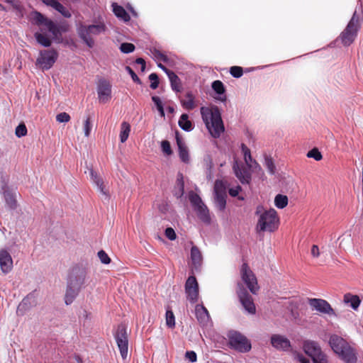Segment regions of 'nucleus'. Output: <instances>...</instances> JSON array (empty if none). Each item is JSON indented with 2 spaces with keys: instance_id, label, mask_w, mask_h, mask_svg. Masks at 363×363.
<instances>
[{
  "instance_id": "aec40b11",
  "label": "nucleus",
  "mask_w": 363,
  "mask_h": 363,
  "mask_svg": "<svg viewBox=\"0 0 363 363\" xmlns=\"http://www.w3.org/2000/svg\"><path fill=\"white\" fill-rule=\"evenodd\" d=\"M233 169L235 176L242 184L250 182L251 174L250 171L245 167H240L238 161L234 162Z\"/></svg>"
},
{
  "instance_id": "423d86ee",
  "label": "nucleus",
  "mask_w": 363,
  "mask_h": 363,
  "mask_svg": "<svg viewBox=\"0 0 363 363\" xmlns=\"http://www.w3.org/2000/svg\"><path fill=\"white\" fill-rule=\"evenodd\" d=\"M359 28V17L355 11L345 29L341 33L340 38L342 43L348 46L354 40L357 35V31Z\"/></svg>"
},
{
  "instance_id": "1a4fd4ad",
  "label": "nucleus",
  "mask_w": 363,
  "mask_h": 363,
  "mask_svg": "<svg viewBox=\"0 0 363 363\" xmlns=\"http://www.w3.org/2000/svg\"><path fill=\"white\" fill-rule=\"evenodd\" d=\"M114 337L122 358L126 359L128 352V340L125 325H119L118 326Z\"/></svg>"
},
{
  "instance_id": "b1692460",
  "label": "nucleus",
  "mask_w": 363,
  "mask_h": 363,
  "mask_svg": "<svg viewBox=\"0 0 363 363\" xmlns=\"http://www.w3.org/2000/svg\"><path fill=\"white\" fill-rule=\"evenodd\" d=\"M191 260L194 268L198 270L201 266L203 256L196 246H193L191 249Z\"/></svg>"
},
{
  "instance_id": "20e7f679",
  "label": "nucleus",
  "mask_w": 363,
  "mask_h": 363,
  "mask_svg": "<svg viewBox=\"0 0 363 363\" xmlns=\"http://www.w3.org/2000/svg\"><path fill=\"white\" fill-rule=\"evenodd\" d=\"M256 214L259 215L257 224L258 232H273L278 228L279 219L274 209L265 211L263 206H259L257 207Z\"/></svg>"
},
{
  "instance_id": "2f4dec72",
  "label": "nucleus",
  "mask_w": 363,
  "mask_h": 363,
  "mask_svg": "<svg viewBox=\"0 0 363 363\" xmlns=\"http://www.w3.org/2000/svg\"><path fill=\"white\" fill-rule=\"evenodd\" d=\"M112 6L113 11L118 18H121L124 21H128L130 20V16L123 7L118 6L116 3H113Z\"/></svg>"
},
{
  "instance_id": "72a5a7b5",
  "label": "nucleus",
  "mask_w": 363,
  "mask_h": 363,
  "mask_svg": "<svg viewBox=\"0 0 363 363\" xmlns=\"http://www.w3.org/2000/svg\"><path fill=\"white\" fill-rule=\"evenodd\" d=\"M214 195H227V184L223 180H216L213 189Z\"/></svg>"
},
{
  "instance_id": "338daca9",
  "label": "nucleus",
  "mask_w": 363,
  "mask_h": 363,
  "mask_svg": "<svg viewBox=\"0 0 363 363\" xmlns=\"http://www.w3.org/2000/svg\"><path fill=\"white\" fill-rule=\"evenodd\" d=\"M157 108V111H159L160 116L162 117H164V111L163 106H160V107H158Z\"/></svg>"
},
{
  "instance_id": "f257e3e1",
  "label": "nucleus",
  "mask_w": 363,
  "mask_h": 363,
  "mask_svg": "<svg viewBox=\"0 0 363 363\" xmlns=\"http://www.w3.org/2000/svg\"><path fill=\"white\" fill-rule=\"evenodd\" d=\"M32 18L39 30L34 34L36 41L43 47L48 48L52 44V40L57 43L62 40V29L38 11L32 13Z\"/></svg>"
},
{
  "instance_id": "e433bc0d",
  "label": "nucleus",
  "mask_w": 363,
  "mask_h": 363,
  "mask_svg": "<svg viewBox=\"0 0 363 363\" xmlns=\"http://www.w3.org/2000/svg\"><path fill=\"white\" fill-rule=\"evenodd\" d=\"M226 198L227 195H214V203L218 210L223 211L225 208Z\"/></svg>"
},
{
  "instance_id": "6e6d98bb",
  "label": "nucleus",
  "mask_w": 363,
  "mask_h": 363,
  "mask_svg": "<svg viewBox=\"0 0 363 363\" xmlns=\"http://www.w3.org/2000/svg\"><path fill=\"white\" fill-rule=\"evenodd\" d=\"M125 69L129 73V74L131 76L132 79L135 82H138V83L140 82V79L138 78V77L136 75V74L134 72V71L130 67L127 66L125 67Z\"/></svg>"
},
{
  "instance_id": "13d9d810",
  "label": "nucleus",
  "mask_w": 363,
  "mask_h": 363,
  "mask_svg": "<svg viewBox=\"0 0 363 363\" xmlns=\"http://www.w3.org/2000/svg\"><path fill=\"white\" fill-rule=\"evenodd\" d=\"M28 303V297L23 298V301L20 303V304L18 306V312L21 310H26L27 308Z\"/></svg>"
},
{
  "instance_id": "e2e57ef3",
  "label": "nucleus",
  "mask_w": 363,
  "mask_h": 363,
  "mask_svg": "<svg viewBox=\"0 0 363 363\" xmlns=\"http://www.w3.org/2000/svg\"><path fill=\"white\" fill-rule=\"evenodd\" d=\"M152 100L157 106V108L160 107V106H162V103L160 99V97L154 96L152 97Z\"/></svg>"
},
{
  "instance_id": "603ef678",
  "label": "nucleus",
  "mask_w": 363,
  "mask_h": 363,
  "mask_svg": "<svg viewBox=\"0 0 363 363\" xmlns=\"http://www.w3.org/2000/svg\"><path fill=\"white\" fill-rule=\"evenodd\" d=\"M92 125L89 117H88L84 123V132L86 137H89L91 133Z\"/></svg>"
},
{
  "instance_id": "bf43d9fd",
  "label": "nucleus",
  "mask_w": 363,
  "mask_h": 363,
  "mask_svg": "<svg viewBox=\"0 0 363 363\" xmlns=\"http://www.w3.org/2000/svg\"><path fill=\"white\" fill-rule=\"evenodd\" d=\"M296 359L300 363H309V360L306 358L303 354L297 353L295 357Z\"/></svg>"
},
{
  "instance_id": "680f3d73",
  "label": "nucleus",
  "mask_w": 363,
  "mask_h": 363,
  "mask_svg": "<svg viewBox=\"0 0 363 363\" xmlns=\"http://www.w3.org/2000/svg\"><path fill=\"white\" fill-rule=\"evenodd\" d=\"M311 255L313 257H318L320 255V251L318 245H313L311 247Z\"/></svg>"
},
{
  "instance_id": "6ab92c4d",
  "label": "nucleus",
  "mask_w": 363,
  "mask_h": 363,
  "mask_svg": "<svg viewBox=\"0 0 363 363\" xmlns=\"http://www.w3.org/2000/svg\"><path fill=\"white\" fill-rule=\"evenodd\" d=\"M272 345L279 350L288 351L291 348L289 340L284 335H273L271 337Z\"/></svg>"
},
{
  "instance_id": "8fccbe9b",
  "label": "nucleus",
  "mask_w": 363,
  "mask_h": 363,
  "mask_svg": "<svg viewBox=\"0 0 363 363\" xmlns=\"http://www.w3.org/2000/svg\"><path fill=\"white\" fill-rule=\"evenodd\" d=\"M149 79L151 82L150 88L152 89H157L158 87V84H159V80H158V77H157V74H155V73L150 74L149 75Z\"/></svg>"
},
{
  "instance_id": "a878e982",
  "label": "nucleus",
  "mask_w": 363,
  "mask_h": 363,
  "mask_svg": "<svg viewBox=\"0 0 363 363\" xmlns=\"http://www.w3.org/2000/svg\"><path fill=\"white\" fill-rule=\"evenodd\" d=\"M241 148L242 152L244 155V160L247 166L250 169H260V167L258 164V163L255 160H252L250 149L245 144H242Z\"/></svg>"
},
{
  "instance_id": "ea45409f",
  "label": "nucleus",
  "mask_w": 363,
  "mask_h": 363,
  "mask_svg": "<svg viewBox=\"0 0 363 363\" xmlns=\"http://www.w3.org/2000/svg\"><path fill=\"white\" fill-rule=\"evenodd\" d=\"M166 324L169 328H174L175 326V318L173 312L167 310L166 312Z\"/></svg>"
},
{
  "instance_id": "79ce46f5",
  "label": "nucleus",
  "mask_w": 363,
  "mask_h": 363,
  "mask_svg": "<svg viewBox=\"0 0 363 363\" xmlns=\"http://www.w3.org/2000/svg\"><path fill=\"white\" fill-rule=\"evenodd\" d=\"M135 50V45L129 43H123L120 46V50L123 53H130Z\"/></svg>"
},
{
  "instance_id": "c03bdc74",
  "label": "nucleus",
  "mask_w": 363,
  "mask_h": 363,
  "mask_svg": "<svg viewBox=\"0 0 363 363\" xmlns=\"http://www.w3.org/2000/svg\"><path fill=\"white\" fill-rule=\"evenodd\" d=\"M230 74L235 78H240L243 74L242 68L238 66L231 67L230 69Z\"/></svg>"
},
{
  "instance_id": "5701e85b",
  "label": "nucleus",
  "mask_w": 363,
  "mask_h": 363,
  "mask_svg": "<svg viewBox=\"0 0 363 363\" xmlns=\"http://www.w3.org/2000/svg\"><path fill=\"white\" fill-rule=\"evenodd\" d=\"M303 349L306 354L311 358L320 352L321 348L319 344L313 340H306L303 345Z\"/></svg>"
},
{
  "instance_id": "c9c22d12",
  "label": "nucleus",
  "mask_w": 363,
  "mask_h": 363,
  "mask_svg": "<svg viewBox=\"0 0 363 363\" xmlns=\"http://www.w3.org/2000/svg\"><path fill=\"white\" fill-rule=\"evenodd\" d=\"M182 106L187 110H192L195 108L194 97L191 92H188L185 99L182 100Z\"/></svg>"
},
{
  "instance_id": "4d7b16f0",
  "label": "nucleus",
  "mask_w": 363,
  "mask_h": 363,
  "mask_svg": "<svg viewBox=\"0 0 363 363\" xmlns=\"http://www.w3.org/2000/svg\"><path fill=\"white\" fill-rule=\"evenodd\" d=\"M241 191V187L240 186H237L235 188H230L229 189V194L235 197L238 195L239 192Z\"/></svg>"
},
{
  "instance_id": "4c0bfd02",
  "label": "nucleus",
  "mask_w": 363,
  "mask_h": 363,
  "mask_svg": "<svg viewBox=\"0 0 363 363\" xmlns=\"http://www.w3.org/2000/svg\"><path fill=\"white\" fill-rule=\"evenodd\" d=\"M274 204L278 208H284L288 204V198L286 196L278 194L275 196Z\"/></svg>"
},
{
  "instance_id": "de8ad7c7",
  "label": "nucleus",
  "mask_w": 363,
  "mask_h": 363,
  "mask_svg": "<svg viewBox=\"0 0 363 363\" xmlns=\"http://www.w3.org/2000/svg\"><path fill=\"white\" fill-rule=\"evenodd\" d=\"M98 257L101 261V263L108 264L111 262V259L107 255V253L104 250H100L98 252Z\"/></svg>"
},
{
  "instance_id": "f704fd0d",
  "label": "nucleus",
  "mask_w": 363,
  "mask_h": 363,
  "mask_svg": "<svg viewBox=\"0 0 363 363\" xmlns=\"http://www.w3.org/2000/svg\"><path fill=\"white\" fill-rule=\"evenodd\" d=\"M168 78L171 83V86L173 90L177 92L181 91L180 79L174 72L168 73Z\"/></svg>"
},
{
  "instance_id": "69168bd1",
  "label": "nucleus",
  "mask_w": 363,
  "mask_h": 363,
  "mask_svg": "<svg viewBox=\"0 0 363 363\" xmlns=\"http://www.w3.org/2000/svg\"><path fill=\"white\" fill-rule=\"evenodd\" d=\"M157 66L162 69L163 70L166 74L167 75H168V73H169V72H172L171 70L168 69L165 66H164L161 63H158L157 64Z\"/></svg>"
},
{
  "instance_id": "7ed1b4c3",
  "label": "nucleus",
  "mask_w": 363,
  "mask_h": 363,
  "mask_svg": "<svg viewBox=\"0 0 363 363\" xmlns=\"http://www.w3.org/2000/svg\"><path fill=\"white\" fill-rule=\"evenodd\" d=\"M329 345L333 351L345 363H357V353L344 338L333 334L330 336Z\"/></svg>"
},
{
  "instance_id": "cd10ccee",
  "label": "nucleus",
  "mask_w": 363,
  "mask_h": 363,
  "mask_svg": "<svg viewBox=\"0 0 363 363\" xmlns=\"http://www.w3.org/2000/svg\"><path fill=\"white\" fill-rule=\"evenodd\" d=\"M89 172L92 182L97 186L98 189L100 191L101 194H103L105 196H107L108 191L105 188L103 179L97 174V173L93 169H90Z\"/></svg>"
},
{
  "instance_id": "3c124183",
  "label": "nucleus",
  "mask_w": 363,
  "mask_h": 363,
  "mask_svg": "<svg viewBox=\"0 0 363 363\" xmlns=\"http://www.w3.org/2000/svg\"><path fill=\"white\" fill-rule=\"evenodd\" d=\"M69 120V115L65 112L60 113L56 116V121L59 123H67Z\"/></svg>"
},
{
  "instance_id": "0e129e2a",
  "label": "nucleus",
  "mask_w": 363,
  "mask_h": 363,
  "mask_svg": "<svg viewBox=\"0 0 363 363\" xmlns=\"http://www.w3.org/2000/svg\"><path fill=\"white\" fill-rule=\"evenodd\" d=\"M135 62L138 65H141V70L144 71L145 69V60L143 58H138L135 60Z\"/></svg>"
},
{
  "instance_id": "9d476101",
  "label": "nucleus",
  "mask_w": 363,
  "mask_h": 363,
  "mask_svg": "<svg viewBox=\"0 0 363 363\" xmlns=\"http://www.w3.org/2000/svg\"><path fill=\"white\" fill-rule=\"evenodd\" d=\"M240 275L242 281L247 285L251 293L256 294L259 290L257 280L255 274L246 263L241 266Z\"/></svg>"
},
{
  "instance_id": "412c9836",
  "label": "nucleus",
  "mask_w": 363,
  "mask_h": 363,
  "mask_svg": "<svg viewBox=\"0 0 363 363\" xmlns=\"http://www.w3.org/2000/svg\"><path fill=\"white\" fill-rule=\"evenodd\" d=\"M195 314L199 323L203 326L207 325L211 320L208 310L202 304L195 306Z\"/></svg>"
},
{
  "instance_id": "9b49d317",
  "label": "nucleus",
  "mask_w": 363,
  "mask_h": 363,
  "mask_svg": "<svg viewBox=\"0 0 363 363\" xmlns=\"http://www.w3.org/2000/svg\"><path fill=\"white\" fill-rule=\"evenodd\" d=\"M57 56V52L55 50H41L36 60V65L43 69L48 70L55 64Z\"/></svg>"
},
{
  "instance_id": "dca6fc26",
  "label": "nucleus",
  "mask_w": 363,
  "mask_h": 363,
  "mask_svg": "<svg viewBox=\"0 0 363 363\" xmlns=\"http://www.w3.org/2000/svg\"><path fill=\"white\" fill-rule=\"evenodd\" d=\"M185 292L187 299L192 303H196L199 298V285L196 279L190 276L185 284Z\"/></svg>"
},
{
  "instance_id": "09e8293b",
  "label": "nucleus",
  "mask_w": 363,
  "mask_h": 363,
  "mask_svg": "<svg viewBox=\"0 0 363 363\" xmlns=\"http://www.w3.org/2000/svg\"><path fill=\"white\" fill-rule=\"evenodd\" d=\"M161 148H162V152L165 155H172V151L171 149L170 143L167 140H163L161 143Z\"/></svg>"
},
{
  "instance_id": "5fc2aeb1",
  "label": "nucleus",
  "mask_w": 363,
  "mask_h": 363,
  "mask_svg": "<svg viewBox=\"0 0 363 363\" xmlns=\"http://www.w3.org/2000/svg\"><path fill=\"white\" fill-rule=\"evenodd\" d=\"M165 235L170 240H174L176 239V233L172 228H167L165 230Z\"/></svg>"
},
{
  "instance_id": "f03ea898",
  "label": "nucleus",
  "mask_w": 363,
  "mask_h": 363,
  "mask_svg": "<svg viewBox=\"0 0 363 363\" xmlns=\"http://www.w3.org/2000/svg\"><path fill=\"white\" fill-rule=\"evenodd\" d=\"M202 119L209 133L214 138H218L224 132L225 128L221 115L218 107H201Z\"/></svg>"
},
{
  "instance_id": "0eeeda50",
  "label": "nucleus",
  "mask_w": 363,
  "mask_h": 363,
  "mask_svg": "<svg viewBox=\"0 0 363 363\" xmlns=\"http://www.w3.org/2000/svg\"><path fill=\"white\" fill-rule=\"evenodd\" d=\"M189 199L199 219L203 223H209L211 221L209 211L201 197L194 191H190Z\"/></svg>"
},
{
  "instance_id": "4468645a",
  "label": "nucleus",
  "mask_w": 363,
  "mask_h": 363,
  "mask_svg": "<svg viewBox=\"0 0 363 363\" xmlns=\"http://www.w3.org/2000/svg\"><path fill=\"white\" fill-rule=\"evenodd\" d=\"M308 303L313 311H316L323 314L335 316L336 314L330 303L321 298H308Z\"/></svg>"
},
{
  "instance_id": "7c9ffc66",
  "label": "nucleus",
  "mask_w": 363,
  "mask_h": 363,
  "mask_svg": "<svg viewBox=\"0 0 363 363\" xmlns=\"http://www.w3.org/2000/svg\"><path fill=\"white\" fill-rule=\"evenodd\" d=\"M184 180L183 175L182 174H179L177 175V183L174 189V195L177 198H181L184 194Z\"/></svg>"
},
{
  "instance_id": "6e6552de",
  "label": "nucleus",
  "mask_w": 363,
  "mask_h": 363,
  "mask_svg": "<svg viewBox=\"0 0 363 363\" xmlns=\"http://www.w3.org/2000/svg\"><path fill=\"white\" fill-rule=\"evenodd\" d=\"M229 342L233 348L241 352H247L251 349L250 342L238 332L234 331L230 333Z\"/></svg>"
},
{
  "instance_id": "a18cd8bd",
  "label": "nucleus",
  "mask_w": 363,
  "mask_h": 363,
  "mask_svg": "<svg viewBox=\"0 0 363 363\" xmlns=\"http://www.w3.org/2000/svg\"><path fill=\"white\" fill-rule=\"evenodd\" d=\"M152 57L155 60H157V61H163V62H167V57L166 55H164L163 53H162L160 50H153L152 51Z\"/></svg>"
},
{
  "instance_id": "37998d69",
  "label": "nucleus",
  "mask_w": 363,
  "mask_h": 363,
  "mask_svg": "<svg viewBox=\"0 0 363 363\" xmlns=\"http://www.w3.org/2000/svg\"><path fill=\"white\" fill-rule=\"evenodd\" d=\"M307 157L313 158L316 161H320L322 159V155L317 148H313L307 153Z\"/></svg>"
},
{
  "instance_id": "864d4df0",
  "label": "nucleus",
  "mask_w": 363,
  "mask_h": 363,
  "mask_svg": "<svg viewBox=\"0 0 363 363\" xmlns=\"http://www.w3.org/2000/svg\"><path fill=\"white\" fill-rule=\"evenodd\" d=\"M185 357L191 363L196 362L197 360V355L194 351L186 352Z\"/></svg>"
},
{
  "instance_id": "a211bd4d",
  "label": "nucleus",
  "mask_w": 363,
  "mask_h": 363,
  "mask_svg": "<svg viewBox=\"0 0 363 363\" xmlns=\"http://www.w3.org/2000/svg\"><path fill=\"white\" fill-rule=\"evenodd\" d=\"M0 268L4 274H8L13 269V259L10 253L5 249L0 250Z\"/></svg>"
},
{
  "instance_id": "49530a36",
  "label": "nucleus",
  "mask_w": 363,
  "mask_h": 363,
  "mask_svg": "<svg viewBox=\"0 0 363 363\" xmlns=\"http://www.w3.org/2000/svg\"><path fill=\"white\" fill-rule=\"evenodd\" d=\"M16 135L18 138L25 136L27 134V128L23 123L19 124L15 131Z\"/></svg>"
},
{
  "instance_id": "bb28decb",
  "label": "nucleus",
  "mask_w": 363,
  "mask_h": 363,
  "mask_svg": "<svg viewBox=\"0 0 363 363\" xmlns=\"http://www.w3.org/2000/svg\"><path fill=\"white\" fill-rule=\"evenodd\" d=\"M80 289L67 283V290L65 296V301L67 305L71 304L77 296Z\"/></svg>"
},
{
  "instance_id": "39448f33",
  "label": "nucleus",
  "mask_w": 363,
  "mask_h": 363,
  "mask_svg": "<svg viewBox=\"0 0 363 363\" xmlns=\"http://www.w3.org/2000/svg\"><path fill=\"white\" fill-rule=\"evenodd\" d=\"M106 30V25L102 22H99L97 24L88 26L80 24L77 28V33L84 43L89 48H92L94 45L93 37L104 33Z\"/></svg>"
},
{
  "instance_id": "c756f323",
  "label": "nucleus",
  "mask_w": 363,
  "mask_h": 363,
  "mask_svg": "<svg viewBox=\"0 0 363 363\" xmlns=\"http://www.w3.org/2000/svg\"><path fill=\"white\" fill-rule=\"evenodd\" d=\"M178 124L179 127L184 131L189 132L193 130V124L189 120V116L186 113H183L179 118Z\"/></svg>"
},
{
  "instance_id": "f8f14e48",
  "label": "nucleus",
  "mask_w": 363,
  "mask_h": 363,
  "mask_svg": "<svg viewBox=\"0 0 363 363\" xmlns=\"http://www.w3.org/2000/svg\"><path fill=\"white\" fill-rule=\"evenodd\" d=\"M0 193L4 196L6 206L11 210H15L18 206L16 189L2 181L0 186Z\"/></svg>"
},
{
  "instance_id": "473e14b6",
  "label": "nucleus",
  "mask_w": 363,
  "mask_h": 363,
  "mask_svg": "<svg viewBox=\"0 0 363 363\" xmlns=\"http://www.w3.org/2000/svg\"><path fill=\"white\" fill-rule=\"evenodd\" d=\"M130 132V125L128 122L123 121L121 125L120 140L122 143H125L129 136Z\"/></svg>"
},
{
  "instance_id": "2eb2a0df",
  "label": "nucleus",
  "mask_w": 363,
  "mask_h": 363,
  "mask_svg": "<svg viewBox=\"0 0 363 363\" xmlns=\"http://www.w3.org/2000/svg\"><path fill=\"white\" fill-rule=\"evenodd\" d=\"M86 277V272L84 269L74 267L70 272L67 283L81 289L85 283Z\"/></svg>"
},
{
  "instance_id": "a19ab883",
  "label": "nucleus",
  "mask_w": 363,
  "mask_h": 363,
  "mask_svg": "<svg viewBox=\"0 0 363 363\" xmlns=\"http://www.w3.org/2000/svg\"><path fill=\"white\" fill-rule=\"evenodd\" d=\"M264 165L265 167H267V169H268L269 172L271 174H274L275 173V166L274 164V162H273V160L269 157H267L266 156L265 158H264Z\"/></svg>"
},
{
  "instance_id": "052dcab7",
  "label": "nucleus",
  "mask_w": 363,
  "mask_h": 363,
  "mask_svg": "<svg viewBox=\"0 0 363 363\" xmlns=\"http://www.w3.org/2000/svg\"><path fill=\"white\" fill-rule=\"evenodd\" d=\"M296 359L300 363H309V360L306 358L303 354L297 353L295 357Z\"/></svg>"
},
{
  "instance_id": "4be33fe9",
  "label": "nucleus",
  "mask_w": 363,
  "mask_h": 363,
  "mask_svg": "<svg viewBox=\"0 0 363 363\" xmlns=\"http://www.w3.org/2000/svg\"><path fill=\"white\" fill-rule=\"evenodd\" d=\"M176 141L179 149L180 160L184 163H189L190 158L188 148L178 133H176Z\"/></svg>"
},
{
  "instance_id": "774afa93",
  "label": "nucleus",
  "mask_w": 363,
  "mask_h": 363,
  "mask_svg": "<svg viewBox=\"0 0 363 363\" xmlns=\"http://www.w3.org/2000/svg\"><path fill=\"white\" fill-rule=\"evenodd\" d=\"M75 359H76V360L77 361L78 363L80 362V358H79V356H75Z\"/></svg>"
},
{
  "instance_id": "393cba45",
  "label": "nucleus",
  "mask_w": 363,
  "mask_h": 363,
  "mask_svg": "<svg viewBox=\"0 0 363 363\" xmlns=\"http://www.w3.org/2000/svg\"><path fill=\"white\" fill-rule=\"evenodd\" d=\"M211 87L213 90L216 92V94H218V96L215 97L216 99L222 102L226 101V96L225 94V88L224 86L223 83L221 81H214L211 84Z\"/></svg>"
},
{
  "instance_id": "ddd939ff",
  "label": "nucleus",
  "mask_w": 363,
  "mask_h": 363,
  "mask_svg": "<svg viewBox=\"0 0 363 363\" xmlns=\"http://www.w3.org/2000/svg\"><path fill=\"white\" fill-rule=\"evenodd\" d=\"M237 294L245 310L250 314H255L256 308L252 296L241 283L238 284Z\"/></svg>"
},
{
  "instance_id": "c85d7f7f",
  "label": "nucleus",
  "mask_w": 363,
  "mask_h": 363,
  "mask_svg": "<svg viewBox=\"0 0 363 363\" xmlns=\"http://www.w3.org/2000/svg\"><path fill=\"white\" fill-rule=\"evenodd\" d=\"M344 302L346 304H348L351 306V308L354 310H357L359 308L361 300L359 296L357 295H352L351 294H346L344 296Z\"/></svg>"
},
{
  "instance_id": "f3484780",
  "label": "nucleus",
  "mask_w": 363,
  "mask_h": 363,
  "mask_svg": "<svg viewBox=\"0 0 363 363\" xmlns=\"http://www.w3.org/2000/svg\"><path fill=\"white\" fill-rule=\"evenodd\" d=\"M97 94L101 103H107L111 99V84L106 79H100L97 85Z\"/></svg>"
},
{
  "instance_id": "58836bf2",
  "label": "nucleus",
  "mask_w": 363,
  "mask_h": 363,
  "mask_svg": "<svg viewBox=\"0 0 363 363\" xmlns=\"http://www.w3.org/2000/svg\"><path fill=\"white\" fill-rule=\"evenodd\" d=\"M312 359L313 363H328L327 356L322 352V350L317 353V354L314 355L312 357Z\"/></svg>"
}]
</instances>
